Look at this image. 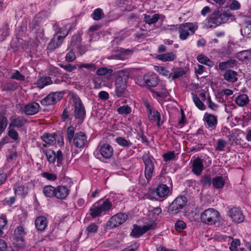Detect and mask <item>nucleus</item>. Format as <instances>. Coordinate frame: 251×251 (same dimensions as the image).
<instances>
[{"instance_id":"f257e3e1","label":"nucleus","mask_w":251,"mask_h":251,"mask_svg":"<svg viewBox=\"0 0 251 251\" xmlns=\"http://www.w3.org/2000/svg\"><path fill=\"white\" fill-rule=\"evenodd\" d=\"M112 206V204L108 199H106L102 202L100 200L90 207V215L93 218L100 216L102 213H105L109 211Z\"/></svg>"},{"instance_id":"f03ea898","label":"nucleus","mask_w":251,"mask_h":251,"mask_svg":"<svg viewBox=\"0 0 251 251\" xmlns=\"http://www.w3.org/2000/svg\"><path fill=\"white\" fill-rule=\"evenodd\" d=\"M198 28V25L196 23H185L180 24L178 28L180 39L186 40L189 36L193 35Z\"/></svg>"},{"instance_id":"7ed1b4c3","label":"nucleus","mask_w":251,"mask_h":251,"mask_svg":"<svg viewBox=\"0 0 251 251\" xmlns=\"http://www.w3.org/2000/svg\"><path fill=\"white\" fill-rule=\"evenodd\" d=\"M228 19L229 15L226 13H214L207 19L206 25L209 28H215L226 23Z\"/></svg>"},{"instance_id":"20e7f679","label":"nucleus","mask_w":251,"mask_h":251,"mask_svg":"<svg viewBox=\"0 0 251 251\" xmlns=\"http://www.w3.org/2000/svg\"><path fill=\"white\" fill-rule=\"evenodd\" d=\"M73 100L74 103V117L80 122H82L86 116L84 106L80 98L77 95L73 96Z\"/></svg>"},{"instance_id":"39448f33","label":"nucleus","mask_w":251,"mask_h":251,"mask_svg":"<svg viewBox=\"0 0 251 251\" xmlns=\"http://www.w3.org/2000/svg\"><path fill=\"white\" fill-rule=\"evenodd\" d=\"M219 217L218 211L213 208H208L201 214L200 218L202 223L211 225L214 224Z\"/></svg>"},{"instance_id":"423d86ee","label":"nucleus","mask_w":251,"mask_h":251,"mask_svg":"<svg viewBox=\"0 0 251 251\" xmlns=\"http://www.w3.org/2000/svg\"><path fill=\"white\" fill-rule=\"evenodd\" d=\"M187 202L186 197L180 196L176 197L169 205L168 212L172 215L177 214L186 205Z\"/></svg>"},{"instance_id":"0eeeda50","label":"nucleus","mask_w":251,"mask_h":251,"mask_svg":"<svg viewBox=\"0 0 251 251\" xmlns=\"http://www.w3.org/2000/svg\"><path fill=\"white\" fill-rule=\"evenodd\" d=\"M80 37L78 36H74L72 37L70 46L68 48L69 51L66 54L65 56L66 61L73 62L75 59L76 56L75 52L76 49L80 48Z\"/></svg>"},{"instance_id":"6e6552de","label":"nucleus","mask_w":251,"mask_h":251,"mask_svg":"<svg viewBox=\"0 0 251 251\" xmlns=\"http://www.w3.org/2000/svg\"><path fill=\"white\" fill-rule=\"evenodd\" d=\"M137 84L147 86L151 91L152 88L155 87L159 83V79L156 74L154 73H148L144 75L143 80H137Z\"/></svg>"},{"instance_id":"1a4fd4ad","label":"nucleus","mask_w":251,"mask_h":251,"mask_svg":"<svg viewBox=\"0 0 251 251\" xmlns=\"http://www.w3.org/2000/svg\"><path fill=\"white\" fill-rule=\"evenodd\" d=\"M114 150L112 147L107 143H100L95 152V155H98L97 158L100 159L99 156H100L104 159H110L113 155Z\"/></svg>"},{"instance_id":"9d476101","label":"nucleus","mask_w":251,"mask_h":251,"mask_svg":"<svg viewBox=\"0 0 251 251\" xmlns=\"http://www.w3.org/2000/svg\"><path fill=\"white\" fill-rule=\"evenodd\" d=\"M142 160L145 165V177L149 180L152 177L154 170L152 159L149 154H145L142 156Z\"/></svg>"},{"instance_id":"9b49d317","label":"nucleus","mask_w":251,"mask_h":251,"mask_svg":"<svg viewBox=\"0 0 251 251\" xmlns=\"http://www.w3.org/2000/svg\"><path fill=\"white\" fill-rule=\"evenodd\" d=\"M155 226V224L153 222L147 223L142 226L134 225L130 233V235L135 238H139L147 231L153 229Z\"/></svg>"},{"instance_id":"f8f14e48","label":"nucleus","mask_w":251,"mask_h":251,"mask_svg":"<svg viewBox=\"0 0 251 251\" xmlns=\"http://www.w3.org/2000/svg\"><path fill=\"white\" fill-rule=\"evenodd\" d=\"M63 94L62 92L51 93L41 100L40 102L44 106L54 104L62 99Z\"/></svg>"},{"instance_id":"ddd939ff","label":"nucleus","mask_w":251,"mask_h":251,"mask_svg":"<svg viewBox=\"0 0 251 251\" xmlns=\"http://www.w3.org/2000/svg\"><path fill=\"white\" fill-rule=\"evenodd\" d=\"M127 219V215L123 213H118L112 216L108 222V226L111 228L116 227L125 223Z\"/></svg>"},{"instance_id":"4468645a","label":"nucleus","mask_w":251,"mask_h":251,"mask_svg":"<svg viewBox=\"0 0 251 251\" xmlns=\"http://www.w3.org/2000/svg\"><path fill=\"white\" fill-rule=\"evenodd\" d=\"M25 234V232L23 227L22 226H17L14 231L13 244L18 247H22L24 245Z\"/></svg>"},{"instance_id":"2eb2a0df","label":"nucleus","mask_w":251,"mask_h":251,"mask_svg":"<svg viewBox=\"0 0 251 251\" xmlns=\"http://www.w3.org/2000/svg\"><path fill=\"white\" fill-rule=\"evenodd\" d=\"M203 120L206 128L210 130L215 129L218 123L217 118L216 116L206 112L204 115Z\"/></svg>"},{"instance_id":"dca6fc26","label":"nucleus","mask_w":251,"mask_h":251,"mask_svg":"<svg viewBox=\"0 0 251 251\" xmlns=\"http://www.w3.org/2000/svg\"><path fill=\"white\" fill-rule=\"evenodd\" d=\"M68 34V32L66 34L63 33L62 35H59L57 36H53L48 44L47 47L48 50L52 51L60 47L62 44L64 39Z\"/></svg>"},{"instance_id":"f3484780","label":"nucleus","mask_w":251,"mask_h":251,"mask_svg":"<svg viewBox=\"0 0 251 251\" xmlns=\"http://www.w3.org/2000/svg\"><path fill=\"white\" fill-rule=\"evenodd\" d=\"M74 145L77 148H83L87 143V136L85 134L79 131L75 134L73 139Z\"/></svg>"},{"instance_id":"a211bd4d","label":"nucleus","mask_w":251,"mask_h":251,"mask_svg":"<svg viewBox=\"0 0 251 251\" xmlns=\"http://www.w3.org/2000/svg\"><path fill=\"white\" fill-rule=\"evenodd\" d=\"M70 189L66 186L59 185L55 187V198L65 200L69 195Z\"/></svg>"},{"instance_id":"6ab92c4d","label":"nucleus","mask_w":251,"mask_h":251,"mask_svg":"<svg viewBox=\"0 0 251 251\" xmlns=\"http://www.w3.org/2000/svg\"><path fill=\"white\" fill-rule=\"evenodd\" d=\"M229 216L233 221L236 223H241L244 220V216L238 208H231L229 212Z\"/></svg>"},{"instance_id":"aec40b11","label":"nucleus","mask_w":251,"mask_h":251,"mask_svg":"<svg viewBox=\"0 0 251 251\" xmlns=\"http://www.w3.org/2000/svg\"><path fill=\"white\" fill-rule=\"evenodd\" d=\"M40 107L38 103L32 102L25 106L24 112L26 115H33L39 112Z\"/></svg>"},{"instance_id":"412c9836","label":"nucleus","mask_w":251,"mask_h":251,"mask_svg":"<svg viewBox=\"0 0 251 251\" xmlns=\"http://www.w3.org/2000/svg\"><path fill=\"white\" fill-rule=\"evenodd\" d=\"M155 89H151V92L153 93L154 97H160L162 98H165L168 95V93L167 91L165 86L162 83H158L156 86Z\"/></svg>"},{"instance_id":"4be33fe9","label":"nucleus","mask_w":251,"mask_h":251,"mask_svg":"<svg viewBox=\"0 0 251 251\" xmlns=\"http://www.w3.org/2000/svg\"><path fill=\"white\" fill-rule=\"evenodd\" d=\"M203 160L199 158L194 159L192 162V172L197 176H200L203 170Z\"/></svg>"},{"instance_id":"5701e85b","label":"nucleus","mask_w":251,"mask_h":251,"mask_svg":"<svg viewBox=\"0 0 251 251\" xmlns=\"http://www.w3.org/2000/svg\"><path fill=\"white\" fill-rule=\"evenodd\" d=\"M148 114L149 121L151 123L156 122L157 125L158 127H159L163 123L161 121V115L160 113L155 109H150Z\"/></svg>"},{"instance_id":"b1692460","label":"nucleus","mask_w":251,"mask_h":251,"mask_svg":"<svg viewBox=\"0 0 251 251\" xmlns=\"http://www.w3.org/2000/svg\"><path fill=\"white\" fill-rule=\"evenodd\" d=\"M47 219L44 216H39L35 221V227L38 230L43 231L48 225Z\"/></svg>"},{"instance_id":"393cba45","label":"nucleus","mask_w":251,"mask_h":251,"mask_svg":"<svg viewBox=\"0 0 251 251\" xmlns=\"http://www.w3.org/2000/svg\"><path fill=\"white\" fill-rule=\"evenodd\" d=\"M27 122V120L23 117H17L13 119L10 122L9 128L16 127L20 128L23 127Z\"/></svg>"},{"instance_id":"a878e982","label":"nucleus","mask_w":251,"mask_h":251,"mask_svg":"<svg viewBox=\"0 0 251 251\" xmlns=\"http://www.w3.org/2000/svg\"><path fill=\"white\" fill-rule=\"evenodd\" d=\"M223 76L227 81L234 83L238 79V73L236 71L228 69L225 72Z\"/></svg>"},{"instance_id":"bb28decb","label":"nucleus","mask_w":251,"mask_h":251,"mask_svg":"<svg viewBox=\"0 0 251 251\" xmlns=\"http://www.w3.org/2000/svg\"><path fill=\"white\" fill-rule=\"evenodd\" d=\"M41 139L45 143L43 144V147H46L47 144L52 145L56 142V135L55 134L45 133L41 137Z\"/></svg>"},{"instance_id":"cd10ccee","label":"nucleus","mask_w":251,"mask_h":251,"mask_svg":"<svg viewBox=\"0 0 251 251\" xmlns=\"http://www.w3.org/2000/svg\"><path fill=\"white\" fill-rule=\"evenodd\" d=\"M169 191V187L165 184L158 185L155 191L157 195L161 198H166L168 195Z\"/></svg>"},{"instance_id":"c85d7f7f","label":"nucleus","mask_w":251,"mask_h":251,"mask_svg":"<svg viewBox=\"0 0 251 251\" xmlns=\"http://www.w3.org/2000/svg\"><path fill=\"white\" fill-rule=\"evenodd\" d=\"M235 103L240 107L247 106L250 102L248 96L246 94H240L235 100Z\"/></svg>"},{"instance_id":"c756f323","label":"nucleus","mask_w":251,"mask_h":251,"mask_svg":"<svg viewBox=\"0 0 251 251\" xmlns=\"http://www.w3.org/2000/svg\"><path fill=\"white\" fill-rule=\"evenodd\" d=\"M55 187L50 185H46L43 189L44 195L49 198H55Z\"/></svg>"},{"instance_id":"7c9ffc66","label":"nucleus","mask_w":251,"mask_h":251,"mask_svg":"<svg viewBox=\"0 0 251 251\" xmlns=\"http://www.w3.org/2000/svg\"><path fill=\"white\" fill-rule=\"evenodd\" d=\"M236 63L235 59H229L225 62H220L219 64V69L222 71H225L228 69L233 68Z\"/></svg>"},{"instance_id":"2f4dec72","label":"nucleus","mask_w":251,"mask_h":251,"mask_svg":"<svg viewBox=\"0 0 251 251\" xmlns=\"http://www.w3.org/2000/svg\"><path fill=\"white\" fill-rule=\"evenodd\" d=\"M212 183L213 187L215 188L221 189L224 187L225 180L223 176H216L213 178Z\"/></svg>"},{"instance_id":"473e14b6","label":"nucleus","mask_w":251,"mask_h":251,"mask_svg":"<svg viewBox=\"0 0 251 251\" xmlns=\"http://www.w3.org/2000/svg\"><path fill=\"white\" fill-rule=\"evenodd\" d=\"M52 83L51 78L49 76H44L39 78L36 82L38 87L40 89L43 88L45 86Z\"/></svg>"},{"instance_id":"72a5a7b5","label":"nucleus","mask_w":251,"mask_h":251,"mask_svg":"<svg viewBox=\"0 0 251 251\" xmlns=\"http://www.w3.org/2000/svg\"><path fill=\"white\" fill-rule=\"evenodd\" d=\"M172 71L173 73L170 74V77H171L173 79H176L185 75L186 73L185 70L180 67L174 68Z\"/></svg>"},{"instance_id":"f704fd0d","label":"nucleus","mask_w":251,"mask_h":251,"mask_svg":"<svg viewBox=\"0 0 251 251\" xmlns=\"http://www.w3.org/2000/svg\"><path fill=\"white\" fill-rule=\"evenodd\" d=\"M176 58V55L173 52L163 53L157 55L156 58L164 62L173 61Z\"/></svg>"},{"instance_id":"c9c22d12","label":"nucleus","mask_w":251,"mask_h":251,"mask_svg":"<svg viewBox=\"0 0 251 251\" xmlns=\"http://www.w3.org/2000/svg\"><path fill=\"white\" fill-rule=\"evenodd\" d=\"M144 22L150 25L156 23L160 19V15L154 14L152 17L150 15L144 14Z\"/></svg>"},{"instance_id":"e433bc0d","label":"nucleus","mask_w":251,"mask_h":251,"mask_svg":"<svg viewBox=\"0 0 251 251\" xmlns=\"http://www.w3.org/2000/svg\"><path fill=\"white\" fill-rule=\"evenodd\" d=\"M14 190L15 195L25 197L28 193V187L27 186L21 185L15 187Z\"/></svg>"},{"instance_id":"4c0bfd02","label":"nucleus","mask_w":251,"mask_h":251,"mask_svg":"<svg viewBox=\"0 0 251 251\" xmlns=\"http://www.w3.org/2000/svg\"><path fill=\"white\" fill-rule=\"evenodd\" d=\"M3 91H13L17 89L18 85L16 82H7L1 86Z\"/></svg>"},{"instance_id":"58836bf2","label":"nucleus","mask_w":251,"mask_h":251,"mask_svg":"<svg viewBox=\"0 0 251 251\" xmlns=\"http://www.w3.org/2000/svg\"><path fill=\"white\" fill-rule=\"evenodd\" d=\"M193 100L196 107L201 110H204L206 108L205 105L203 101L200 99V98L196 95H193Z\"/></svg>"},{"instance_id":"ea45409f","label":"nucleus","mask_w":251,"mask_h":251,"mask_svg":"<svg viewBox=\"0 0 251 251\" xmlns=\"http://www.w3.org/2000/svg\"><path fill=\"white\" fill-rule=\"evenodd\" d=\"M46 154L48 161L50 163H54L55 161V151L51 150H46L43 151Z\"/></svg>"},{"instance_id":"a19ab883","label":"nucleus","mask_w":251,"mask_h":251,"mask_svg":"<svg viewBox=\"0 0 251 251\" xmlns=\"http://www.w3.org/2000/svg\"><path fill=\"white\" fill-rule=\"evenodd\" d=\"M197 59L199 63L207 65L209 67H212L214 63L207 57L203 55H200L198 56Z\"/></svg>"},{"instance_id":"79ce46f5","label":"nucleus","mask_w":251,"mask_h":251,"mask_svg":"<svg viewBox=\"0 0 251 251\" xmlns=\"http://www.w3.org/2000/svg\"><path fill=\"white\" fill-rule=\"evenodd\" d=\"M99 226L97 224H90L86 229V233L88 236L93 235L98 232Z\"/></svg>"},{"instance_id":"37998d69","label":"nucleus","mask_w":251,"mask_h":251,"mask_svg":"<svg viewBox=\"0 0 251 251\" xmlns=\"http://www.w3.org/2000/svg\"><path fill=\"white\" fill-rule=\"evenodd\" d=\"M92 16L94 20L99 21L104 17V14L101 8H98L94 10L92 14Z\"/></svg>"},{"instance_id":"c03bdc74","label":"nucleus","mask_w":251,"mask_h":251,"mask_svg":"<svg viewBox=\"0 0 251 251\" xmlns=\"http://www.w3.org/2000/svg\"><path fill=\"white\" fill-rule=\"evenodd\" d=\"M116 141L118 145L126 148L130 147L132 144L130 141L122 137H117Z\"/></svg>"},{"instance_id":"a18cd8bd","label":"nucleus","mask_w":251,"mask_h":251,"mask_svg":"<svg viewBox=\"0 0 251 251\" xmlns=\"http://www.w3.org/2000/svg\"><path fill=\"white\" fill-rule=\"evenodd\" d=\"M41 176L50 181H54L57 178L56 174L46 172L42 173Z\"/></svg>"},{"instance_id":"49530a36","label":"nucleus","mask_w":251,"mask_h":251,"mask_svg":"<svg viewBox=\"0 0 251 251\" xmlns=\"http://www.w3.org/2000/svg\"><path fill=\"white\" fill-rule=\"evenodd\" d=\"M126 84L116 85V95L118 97H121L123 96Z\"/></svg>"},{"instance_id":"de8ad7c7","label":"nucleus","mask_w":251,"mask_h":251,"mask_svg":"<svg viewBox=\"0 0 251 251\" xmlns=\"http://www.w3.org/2000/svg\"><path fill=\"white\" fill-rule=\"evenodd\" d=\"M117 112L121 115H127L131 113V108L127 105H125L119 107L117 109Z\"/></svg>"},{"instance_id":"09e8293b","label":"nucleus","mask_w":251,"mask_h":251,"mask_svg":"<svg viewBox=\"0 0 251 251\" xmlns=\"http://www.w3.org/2000/svg\"><path fill=\"white\" fill-rule=\"evenodd\" d=\"M75 128L73 126H70L67 128V139L71 143L75 137Z\"/></svg>"},{"instance_id":"8fccbe9b","label":"nucleus","mask_w":251,"mask_h":251,"mask_svg":"<svg viewBox=\"0 0 251 251\" xmlns=\"http://www.w3.org/2000/svg\"><path fill=\"white\" fill-rule=\"evenodd\" d=\"M10 78L19 81H24L25 79V76L21 74L19 71L16 70L12 73Z\"/></svg>"},{"instance_id":"3c124183","label":"nucleus","mask_w":251,"mask_h":251,"mask_svg":"<svg viewBox=\"0 0 251 251\" xmlns=\"http://www.w3.org/2000/svg\"><path fill=\"white\" fill-rule=\"evenodd\" d=\"M8 124V120L4 116L0 117V135L5 130Z\"/></svg>"},{"instance_id":"603ef678","label":"nucleus","mask_w":251,"mask_h":251,"mask_svg":"<svg viewBox=\"0 0 251 251\" xmlns=\"http://www.w3.org/2000/svg\"><path fill=\"white\" fill-rule=\"evenodd\" d=\"M79 69H81L83 68H86L88 69V70L92 72H94L97 69V66L95 64L93 63H87V64H83L81 63L80 64L77 65Z\"/></svg>"},{"instance_id":"864d4df0","label":"nucleus","mask_w":251,"mask_h":251,"mask_svg":"<svg viewBox=\"0 0 251 251\" xmlns=\"http://www.w3.org/2000/svg\"><path fill=\"white\" fill-rule=\"evenodd\" d=\"M226 136L231 146L237 144V137L233 133L229 131Z\"/></svg>"},{"instance_id":"5fc2aeb1","label":"nucleus","mask_w":251,"mask_h":251,"mask_svg":"<svg viewBox=\"0 0 251 251\" xmlns=\"http://www.w3.org/2000/svg\"><path fill=\"white\" fill-rule=\"evenodd\" d=\"M163 160L165 162L176 159V155L174 151H169L163 155Z\"/></svg>"},{"instance_id":"6e6d98bb","label":"nucleus","mask_w":251,"mask_h":251,"mask_svg":"<svg viewBox=\"0 0 251 251\" xmlns=\"http://www.w3.org/2000/svg\"><path fill=\"white\" fill-rule=\"evenodd\" d=\"M211 176L209 175H205L202 177L201 183L203 187H208L211 186L212 183Z\"/></svg>"},{"instance_id":"4d7b16f0","label":"nucleus","mask_w":251,"mask_h":251,"mask_svg":"<svg viewBox=\"0 0 251 251\" xmlns=\"http://www.w3.org/2000/svg\"><path fill=\"white\" fill-rule=\"evenodd\" d=\"M242 35L247 38L251 37V25L249 24L241 29Z\"/></svg>"},{"instance_id":"13d9d810","label":"nucleus","mask_w":251,"mask_h":251,"mask_svg":"<svg viewBox=\"0 0 251 251\" xmlns=\"http://www.w3.org/2000/svg\"><path fill=\"white\" fill-rule=\"evenodd\" d=\"M113 72V70L111 69H107L105 67H100L99 68L96 73L98 75H104L106 74H110Z\"/></svg>"},{"instance_id":"bf43d9fd","label":"nucleus","mask_w":251,"mask_h":251,"mask_svg":"<svg viewBox=\"0 0 251 251\" xmlns=\"http://www.w3.org/2000/svg\"><path fill=\"white\" fill-rule=\"evenodd\" d=\"M55 160L56 159L57 160V165L58 166H60L62 164L63 160L62 151L61 150H58L56 153L55 152Z\"/></svg>"},{"instance_id":"052dcab7","label":"nucleus","mask_w":251,"mask_h":251,"mask_svg":"<svg viewBox=\"0 0 251 251\" xmlns=\"http://www.w3.org/2000/svg\"><path fill=\"white\" fill-rule=\"evenodd\" d=\"M186 226L185 223L181 220H178L175 223V228L176 230L180 232L186 227Z\"/></svg>"},{"instance_id":"680f3d73","label":"nucleus","mask_w":251,"mask_h":251,"mask_svg":"<svg viewBox=\"0 0 251 251\" xmlns=\"http://www.w3.org/2000/svg\"><path fill=\"white\" fill-rule=\"evenodd\" d=\"M227 143L226 142L222 139H220L218 140L217 145L215 147V150L217 151H222L224 150V148L226 147Z\"/></svg>"},{"instance_id":"e2e57ef3","label":"nucleus","mask_w":251,"mask_h":251,"mask_svg":"<svg viewBox=\"0 0 251 251\" xmlns=\"http://www.w3.org/2000/svg\"><path fill=\"white\" fill-rule=\"evenodd\" d=\"M60 67L63 68L64 70L69 73L72 72L73 71L76 69V66L73 65L71 64H59Z\"/></svg>"},{"instance_id":"0e129e2a","label":"nucleus","mask_w":251,"mask_h":251,"mask_svg":"<svg viewBox=\"0 0 251 251\" xmlns=\"http://www.w3.org/2000/svg\"><path fill=\"white\" fill-rule=\"evenodd\" d=\"M9 130L8 132V135L9 137L14 141H16L19 139V134L18 132L13 128H9Z\"/></svg>"},{"instance_id":"69168bd1","label":"nucleus","mask_w":251,"mask_h":251,"mask_svg":"<svg viewBox=\"0 0 251 251\" xmlns=\"http://www.w3.org/2000/svg\"><path fill=\"white\" fill-rule=\"evenodd\" d=\"M206 103L208 104V107L212 110H215L218 108V105L212 101L209 95L207 96Z\"/></svg>"},{"instance_id":"338daca9","label":"nucleus","mask_w":251,"mask_h":251,"mask_svg":"<svg viewBox=\"0 0 251 251\" xmlns=\"http://www.w3.org/2000/svg\"><path fill=\"white\" fill-rule=\"evenodd\" d=\"M157 72L161 75L164 76H169L170 77V73L168 71H167L165 68L162 66L157 67Z\"/></svg>"},{"instance_id":"774afa93","label":"nucleus","mask_w":251,"mask_h":251,"mask_svg":"<svg viewBox=\"0 0 251 251\" xmlns=\"http://www.w3.org/2000/svg\"><path fill=\"white\" fill-rule=\"evenodd\" d=\"M49 70L50 72V75H56L59 74V70L56 67L50 66L49 67Z\"/></svg>"}]
</instances>
